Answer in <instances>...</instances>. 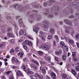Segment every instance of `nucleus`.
I'll list each match as a JSON object with an SVG mask.
<instances>
[{
    "label": "nucleus",
    "instance_id": "30",
    "mask_svg": "<svg viewBox=\"0 0 79 79\" xmlns=\"http://www.w3.org/2000/svg\"><path fill=\"white\" fill-rule=\"evenodd\" d=\"M11 73V71H8V72H6L5 73V74L6 75V76H8V75L10 74Z\"/></svg>",
    "mask_w": 79,
    "mask_h": 79
},
{
    "label": "nucleus",
    "instance_id": "41",
    "mask_svg": "<svg viewBox=\"0 0 79 79\" xmlns=\"http://www.w3.org/2000/svg\"><path fill=\"white\" fill-rule=\"evenodd\" d=\"M39 62L41 64H44V61H43L42 60H40Z\"/></svg>",
    "mask_w": 79,
    "mask_h": 79
},
{
    "label": "nucleus",
    "instance_id": "64",
    "mask_svg": "<svg viewBox=\"0 0 79 79\" xmlns=\"http://www.w3.org/2000/svg\"><path fill=\"white\" fill-rule=\"evenodd\" d=\"M23 41V40H19L18 41L19 42H21Z\"/></svg>",
    "mask_w": 79,
    "mask_h": 79
},
{
    "label": "nucleus",
    "instance_id": "63",
    "mask_svg": "<svg viewBox=\"0 0 79 79\" xmlns=\"http://www.w3.org/2000/svg\"><path fill=\"white\" fill-rule=\"evenodd\" d=\"M54 2V1H53L52 0H50L49 1V3H51L52 2Z\"/></svg>",
    "mask_w": 79,
    "mask_h": 79
},
{
    "label": "nucleus",
    "instance_id": "44",
    "mask_svg": "<svg viewBox=\"0 0 79 79\" xmlns=\"http://www.w3.org/2000/svg\"><path fill=\"white\" fill-rule=\"evenodd\" d=\"M74 33H75L74 31V30H72V31L71 35H73L74 34Z\"/></svg>",
    "mask_w": 79,
    "mask_h": 79
},
{
    "label": "nucleus",
    "instance_id": "57",
    "mask_svg": "<svg viewBox=\"0 0 79 79\" xmlns=\"http://www.w3.org/2000/svg\"><path fill=\"white\" fill-rule=\"evenodd\" d=\"M49 18H53V15H49L48 16Z\"/></svg>",
    "mask_w": 79,
    "mask_h": 79
},
{
    "label": "nucleus",
    "instance_id": "62",
    "mask_svg": "<svg viewBox=\"0 0 79 79\" xmlns=\"http://www.w3.org/2000/svg\"><path fill=\"white\" fill-rule=\"evenodd\" d=\"M55 59L56 60V61H58V57H56Z\"/></svg>",
    "mask_w": 79,
    "mask_h": 79
},
{
    "label": "nucleus",
    "instance_id": "59",
    "mask_svg": "<svg viewBox=\"0 0 79 79\" xmlns=\"http://www.w3.org/2000/svg\"><path fill=\"white\" fill-rule=\"evenodd\" d=\"M44 6H47V3L46 2H45L44 3Z\"/></svg>",
    "mask_w": 79,
    "mask_h": 79
},
{
    "label": "nucleus",
    "instance_id": "54",
    "mask_svg": "<svg viewBox=\"0 0 79 79\" xmlns=\"http://www.w3.org/2000/svg\"><path fill=\"white\" fill-rule=\"evenodd\" d=\"M10 79H14V77L12 76L9 77Z\"/></svg>",
    "mask_w": 79,
    "mask_h": 79
},
{
    "label": "nucleus",
    "instance_id": "42",
    "mask_svg": "<svg viewBox=\"0 0 79 79\" xmlns=\"http://www.w3.org/2000/svg\"><path fill=\"white\" fill-rule=\"evenodd\" d=\"M11 30V28L9 27L7 29V31L8 32H10Z\"/></svg>",
    "mask_w": 79,
    "mask_h": 79
},
{
    "label": "nucleus",
    "instance_id": "34",
    "mask_svg": "<svg viewBox=\"0 0 79 79\" xmlns=\"http://www.w3.org/2000/svg\"><path fill=\"white\" fill-rule=\"evenodd\" d=\"M55 10L56 11H58V10H59V7L58 6H56L55 7Z\"/></svg>",
    "mask_w": 79,
    "mask_h": 79
},
{
    "label": "nucleus",
    "instance_id": "5",
    "mask_svg": "<svg viewBox=\"0 0 79 79\" xmlns=\"http://www.w3.org/2000/svg\"><path fill=\"white\" fill-rule=\"evenodd\" d=\"M16 75L17 76H24L21 72L19 70H18L16 72Z\"/></svg>",
    "mask_w": 79,
    "mask_h": 79
},
{
    "label": "nucleus",
    "instance_id": "43",
    "mask_svg": "<svg viewBox=\"0 0 79 79\" xmlns=\"http://www.w3.org/2000/svg\"><path fill=\"white\" fill-rule=\"evenodd\" d=\"M23 60L24 62H25V61H27V59L26 57H25L23 59Z\"/></svg>",
    "mask_w": 79,
    "mask_h": 79
},
{
    "label": "nucleus",
    "instance_id": "3",
    "mask_svg": "<svg viewBox=\"0 0 79 79\" xmlns=\"http://www.w3.org/2000/svg\"><path fill=\"white\" fill-rule=\"evenodd\" d=\"M41 48L43 50H48L50 49L49 46L46 44H43L41 45Z\"/></svg>",
    "mask_w": 79,
    "mask_h": 79
},
{
    "label": "nucleus",
    "instance_id": "16",
    "mask_svg": "<svg viewBox=\"0 0 79 79\" xmlns=\"http://www.w3.org/2000/svg\"><path fill=\"white\" fill-rule=\"evenodd\" d=\"M7 35L10 37H14V35L10 32L8 33L7 34Z\"/></svg>",
    "mask_w": 79,
    "mask_h": 79
},
{
    "label": "nucleus",
    "instance_id": "61",
    "mask_svg": "<svg viewBox=\"0 0 79 79\" xmlns=\"http://www.w3.org/2000/svg\"><path fill=\"white\" fill-rule=\"evenodd\" d=\"M74 15H71L69 17V18H74Z\"/></svg>",
    "mask_w": 79,
    "mask_h": 79
},
{
    "label": "nucleus",
    "instance_id": "19",
    "mask_svg": "<svg viewBox=\"0 0 79 79\" xmlns=\"http://www.w3.org/2000/svg\"><path fill=\"white\" fill-rule=\"evenodd\" d=\"M75 39L77 40H79V34H77L75 36Z\"/></svg>",
    "mask_w": 79,
    "mask_h": 79
},
{
    "label": "nucleus",
    "instance_id": "32",
    "mask_svg": "<svg viewBox=\"0 0 79 79\" xmlns=\"http://www.w3.org/2000/svg\"><path fill=\"white\" fill-rule=\"evenodd\" d=\"M38 54L40 55L41 56H42V54H43V52H42V51H39L38 52Z\"/></svg>",
    "mask_w": 79,
    "mask_h": 79
},
{
    "label": "nucleus",
    "instance_id": "45",
    "mask_svg": "<svg viewBox=\"0 0 79 79\" xmlns=\"http://www.w3.org/2000/svg\"><path fill=\"white\" fill-rule=\"evenodd\" d=\"M11 68H12V69H16V66L14 65H12Z\"/></svg>",
    "mask_w": 79,
    "mask_h": 79
},
{
    "label": "nucleus",
    "instance_id": "10",
    "mask_svg": "<svg viewBox=\"0 0 79 79\" xmlns=\"http://www.w3.org/2000/svg\"><path fill=\"white\" fill-rule=\"evenodd\" d=\"M40 69L41 71H42L43 73H44V74H45V73H46V70H45V69L43 68V67H40Z\"/></svg>",
    "mask_w": 79,
    "mask_h": 79
},
{
    "label": "nucleus",
    "instance_id": "15",
    "mask_svg": "<svg viewBox=\"0 0 79 79\" xmlns=\"http://www.w3.org/2000/svg\"><path fill=\"white\" fill-rule=\"evenodd\" d=\"M71 72L73 74V75L74 76H76V75L77 73H76V72L75 70H74L73 69H72Z\"/></svg>",
    "mask_w": 79,
    "mask_h": 79
},
{
    "label": "nucleus",
    "instance_id": "46",
    "mask_svg": "<svg viewBox=\"0 0 79 79\" xmlns=\"http://www.w3.org/2000/svg\"><path fill=\"white\" fill-rule=\"evenodd\" d=\"M76 71H79V66H77L76 67Z\"/></svg>",
    "mask_w": 79,
    "mask_h": 79
},
{
    "label": "nucleus",
    "instance_id": "50",
    "mask_svg": "<svg viewBox=\"0 0 79 79\" xmlns=\"http://www.w3.org/2000/svg\"><path fill=\"white\" fill-rule=\"evenodd\" d=\"M46 79H51L50 77H48V76L47 75L46 77Z\"/></svg>",
    "mask_w": 79,
    "mask_h": 79
},
{
    "label": "nucleus",
    "instance_id": "13",
    "mask_svg": "<svg viewBox=\"0 0 79 79\" xmlns=\"http://www.w3.org/2000/svg\"><path fill=\"white\" fill-rule=\"evenodd\" d=\"M44 58L46 59L47 61H50V58L47 57V55H46L44 56Z\"/></svg>",
    "mask_w": 79,
    "mask_h": 79
},
{
    "label": "nucleus",
    "instance_id": "26",
    "mask_svg": "<svg viewBox=\"0 0 79 79\" xmlns=\"http://www.w3.org/2000/svg\"><path fill=\"white\" fill-rule=\"evenodd\" d=\"M42 27H44V28H48V25H43Z\"/></svg>",
    "mask_w": 79,
    "mask_h": 79
},
{
    "label": "nucleus",
    "instance_id": "53",
    "mask_svg": "<svg viewBox=\"0 0 79 79\" xmlns=\"http://www.w3.org/2000/svg\"><path fill=\"white\" fill-rule=\"evenodd\" d=\"M14 52H15V50L13 49H11L10 51V52H11V53H13Z\"/></svg>",
    "mask_w": 79,
    "mask_h": 79
},
{
    "label": "nucleus",
    "instance_id": "51",
    "mask_svg": "<svg viewBox=\"0 0 79 79\" xmlns=\"http://www.w3.org/2000/svg\"><path fill=\"white\" fill-rule=\"evenodd\" d=\"M35 63L37 65H39V62H37L36 61H35Z\"/></svg>",
    "mask_w": 79,
    "mask_h": 79
},
{
    "label": "nucleus",
    "instance_id": "4",
    "mask_svg": "<svg viewBox=\"0 0 79 79\" xmlns=\"http://www.w3.org/2000/svg\"><path fill=\"white\" fill-rule=\"evenodd\" d=\"M33 31L34 32H35L36 34H37L38 33V31H39V27H37L35 26H33Z\"/></svg>",
    "mask_w": 79,
    "mask_h": 79
},
{
    "label": "nucleus",
    "instance_id": "28",
    "mask_svg": "<svg viewBox=\"0 0 79 79\" xmlns=\"http://www.w3.org/2000/svg\"><path fill=\"white\" fill-rule=\"evenodd\" d=\"M5 47V43H3L0 45V48H3Z\"/></svg>",
    "mask_w": 79,
    "mask_h": 79
},
{
    "label": "nucleus",
    "instance_id": "29",
    "mask_svg": "<svg viewBox=\"0 0 79 79\" xmlns=\"http://www.w3.org/2000/svg\"><path fill=\"white\" fill-rule=\"evenodd\" d=\"M64 27L65 28V30H69V27L66 26L64 25Z\"/></svg>",
    "mask_w": 79,
    "mask_h": 79
},
{
    "label": "nucleus",
    "instance_id": "2",
    "mask_svg": "<svg viewBox=\"0 0 79 79\" xmlns=\"http://www.w3.org/2000/svg\"><path fill=\"white\" fill-rule=\"evenodd\" d=\"M35 75H32L31 76H30V77L31 79H37V77L36 76L39 77V78L40 79H43V76H42L41 74H39L38 73L35 74Z\"/></svg>",
    "mask_w": 79,
    "mask_h": 79
},
{
    "label": "nucleus",
    "instance_id": "56",
    "mask_svg": "<svg viewBox=\"0 0 79 79\" xmlns=\"http://www.w3.org/2000/svg\"><path fill=\"white\" fill-rule=\"evenodd\" d=\"M59 24H60V25H62V24H63V22L62 21H61L59 22Z\"/></svg>",
    "mask_w": 79,
    "mask_h": 79
},
{
    "label": "nucleus",
    "instance_id": "37",
    "mask_svg": "<svg viewBox=\"0 0 79 79\" xmlns=\"http://www.w3.org/2000/svg\"><path fill=\"white\" fill-rule=\"evenodd\" d=\"M10 43L13 44H14V42H15V40L13 39L11 40L10 41Z\"/></svg>",
    "mask_w": 79,
    "mask_h": 79
},
{
    "label": "nucleus",
    "instance_id": "48",
    "mask_svg": "<svg viewBox=\"0 0 79 79\" xmlns=\"http://www.w3.org/2000/svg\"><path fill=\"white\" fill-rule=\"evenodd\" d=\"M65 32L67 34H69V31L68 30H65Z\"/></svg>",
    "mask_w": 79,
    "mask_h": 79
},
{
    "label": "nucleus",
    "instance_id": "58",
    "mask_svg": "<svg viewBox=\"0 0 79 79\" xmlns=\"http://www.w3.org/2000/svg\"><path fill=\"white\" fill-rule=\"evenodd\" d=\"M28 39H31L32 40H34V39H33V38H32L30 36H28Z\"/></svg>",
    "mask_w": 79,
    "mask_h": 79
},
{
    "label": "nucleus",
    "instance_id": "25",
    "mask_svg": "<svg viewBox=\"0 0 79 79\" xmlns=\"http://www.w3.org/2000/svg\"><path fill=\"white\" fill-rule=\"evenodd\" d=\"M24 31L23 30H21L19 32V34L21 35H23L24 34Z\"/></svg>",
    "mask_w": 79,
    "mask_h": 79
},
{
    "label": "nucleus",
    "instance_id": "35",
    "mask_svg": "<svg viewBox=\"0 0 79 79\" xmlns=\"http://www.w3.org/2000/svg\"><path fill=\"white\" fill-rule=\"evenodd\" d=\"M40 34H41V35H44V34H45V33L42 31H40Z\"/></svg>",
    "mask_w": 79,
    "mask_h": 79
},
{
    "label": "nucleus",
    "instance_id": "38",
    "mask_svg": "<svg viewBox=\"0 0 79 79\" xmlns=\"http://www.w3.org/2000/svg\"><path fill=\"white\" fill-rule=\"evenodd\" d=\"M64 48V49L66 51H68V47H67L66 46H65Z\"/></svg>",
    "mask_w": 79,
    "mask_h": 79
},
{
    "label": "nucleus",
    "instance_id": "1",
    "mask_svg": "<svg viewBox=\"0 0 79 79\" xmlns=\"http://www.w3.org/2000/svg\"><path fill=\"white\" fill-rule=\"evenodd\" d=\"M22 45L23 48L25 50H27V46L26 45H29V46H32V42L29 40H26L22 43Z\"/></svg>",
    "mask_w": 79,
    "mask_h": 79
},
{
    "label": "nucleus",
    "instance_id": "20",
    "mask_svg": "<svg viewBox=\"0 0 79 79\" xmlns=\"http://www.w3.org/2000/svg\"><path fill=\"white\" fill-rule=\"evenodd\" d=\"M54 38H55V39L56 40V41L57 42H58L59 40V38H58V36L57 35H55L54 36Z\"/></svg>",
    "mask_w": 79,
    "mask_h": 79
},
{
    "label": "nucleus",
    "instance_id": "47",
    "mask_svg": "<svg viewBox=\"0 0 79 79\" xmlns=\"http://www.w3.org/2000/svg\"><path fill=\"white\" fill-rule=\"evenodd\" d=\"M1 78L2 79H6V77L4 76H2Z\"/></svg>",
    "mask_w": 79,
    "mask_h": 79
},
{
    "label": "nucleus",
    "instance_id": "9",
    "mask_svg": "<svg viewBox=\"0 0 79 79\" xmlns=\"http://www.w3.org/2000/svg\"><path fill=\"white\" fill-rule=\"evenodd\" d=\"M20 56V58H23V57L24 56V53L23 52H20L18 53V56Z\"/></svg>",
    "mask_w": 79,
    "mask_h": 79
},
{
    "label": "nucleus",
    "instance_id": "21",
    "mask_svg": "<svg viewBox=\"0 0 79 79\" xmlns=\"http://www.w3.org/2000/svg\"><path fill=\"white\" fill-rule=\"evenodd\" d=\"M21 69H23V70L26 72V67L24 65H23L21 66Z\"/></svg>",
    "mask_w": 79,
    "mask_h": 79
},
{
    "label": "nucleus",
    "instance_id": "23",
    "mask_svg": "<svg viewBox=\"0 0 79 79\" xmlns=\"http://www.w3.org/2000/svg\"><path fill=\"white\" fill-rule=\"evenodd\" d=\"M68 41L70 43V44H74V41L71 40H69Z\"/></svg>",
    "mask_w": 79,
    "mask_h": 79
},
{
    "label": "nucleus",
    "instance_id": "36",
    "mask_svg": "<svg viewBox=\"0 0 79 79\" xmlns=\"http://www.w3.org/2000/svg\"><path fill=\"white\" fill-rule=\"evenodd\" d=\"M73 61H75V62H76L77 61V58L75 57H73Z\"/></svg>",
    "mask_w": 79,
    "mask_h": 79
},
{
    "label": "nucleus",
    "instance_id": "7",
    "mask_svg": "<svg viewBox=\"0 0 79 79\" xmlns=\"http://www.w3.org/2000/svg\"><path fill=\"white\" fill-rule=\"evenodd\" d=\"M62 53V50H60L59 51H56L55 52V55L57 56H60Z\"/></svg>",
    "mask_w": 79,
    "mask_h": 79
},
{
    "label": "nucleus",
    "instance_id": "18",
    "mask_svg": "<svg viewBox=\"0 0 79 79\" xmlns=\"http://www.w3.org/2000/svg\"><path fill=\"white\" fill-rule=\"evenodd\" d=\"M62 58L64 61H66V56L65 54H63L62 55Z\"/></svg>",
    "mask_w": 79,
    "mask_h": 79
},
{
    "label": "nucleus",
    "instance_id": "8",
    "mask_svg": "<svg viewBox=\"0 0 79 79\" xmlns=\"http://www.w3.org/2000/svg\"><path fill=\"white\" fill-rule=\"evenodd\" d=\"M51 76L54 79H56V74L53 72H52L51 73Z\"/></svg>",
    "mask_w": 79,
    "mask_h": 79
},
{
    "label": "nucleus",
    "instance_id": "27",
    "mask_svg": "<svg viewBox=\"0 0 79 79\" xmlns=\"http://www.w3.org/2000/svg\"><path fill=\"white\" fill-rule=\"evenodd\" d=\"M52 37L53 36H52V35H49L48 37V40H50V39H52Z\"/></svg>",
    "mask_w": 79,
    "mask_h": 79
},
{
    "label": "nucleus",
    "instance_id": "12",
    "mask_svg": "<svg viewBox=\"0 0 79 79\" xmlns=\"http://www.w3.org/2000/svg\"><path fill=\"white\" fill-rule=\"evenodd\" d=\"M19 23L20 24V27H22V26H24V25L23 24V21H22V20L21 19H19Z\"/></svg>",
    "mask_w": 79,
    "mask_h": 79
},
{
    "label": "nucleus",
    "instance_id": "40",
    "mask_svg": "<svg viewBox=\"0 0 79 79\" xmlns=\"http://www.w3.org/2000/svg\"><path fill=\"white\" fill-rule=\"evenodd\" d=\"M33 68L35 70H37V69H38V67L37 66L35 65V67H34Z\"/></svg>",
    "mask_w": 79,
    "mask_h": 79
},
{
    "label": "nucleus",
    "instance_id": "31",
    "mask_svg": "<svg viewBox=\"0 0 79 79\" xmlns=\"http://www.w3.org/2000/svg\"><path fill=\"white\" fill-rule=\"evenodd\" d=\"M35 65L33 64L32 63L30 64V66L32 68H34Z\"/></svg>",
    "mask_w": 79,
    "mask_h": 79
},
{
    "label": "nucleus",
    "instance_id": "49",
    "mask_svg": "<svg viewBox=\"0 0 79 79\" xmlns=\"http://www.w3.org/2000/svg\"><path fill=\"white\" fill-rule=\"evenodd\" d=\"M15 62H16V63H19V60H18V59H16L15 61Z\"/></svg>",
    "mask_w": 79,
    "mask_h": 79
},
{
    "label": "nucleus",
    "instance_id": "39",
    "mask_svg": "<svg viewBox=\"0 0 79 79\" xmlns=\"http://www.w3.org/2000/svg\"><path fill=\"white\" fill-rule=\"evenodd\" d=\"M76 53L75 52H73L72 53V56L73 57H75V56H76Z\"/></svg>",
    "mask_w": 79,
    "mask_h": 79
},
{
    "label": "nucleus",
    "instance_id": "60",
    "mask_svg": "<svg viewBox=\"0 0 79 79\" xmlns=\"http://www.w3.org/2000/svg\"><path fill=\"white\" fill-rule=\"evenodd\" d=\"M31 61H32V62L33 63H35V60H34L32 59L31 60Z\"/></svg>",
    "mask_w": 79,
    "mask_h": 79
},
{
    "label": "nucleus",
    "instance_id": "6",
    "mask_svg": "<svg viewBox=\"0 0 79 79\" xmlns=\"http://www.w3.org/2000/svg\"><path fill=\"white\" fill-rule=\"evenodd\" d=\"M64 23H65L67 24L68 25H72V23L71 22V21L68 20L66 19L64 20Z\"/></svg>",
    "mask_w": 79,
    "mask_h": 79
},
{
    "label": "nucleus",
    "instance_id": "55",
    "mask_svg": "<svg viewBox=\"0 0 79 79\" xmlns=\"http://www.w3.org/2000/svg\"><path fill=\"white\" fill-rule=\"evenodd\" d=\"M53 44L54 46H56V42L55 41H53Z\"/></svg>",
    "mask_w": 79,
    "mask_h": 79
},
{
    "label": "nucleus",
    "instance_id": "17",
    "mask_svg": "<svg viewBox=\"0 0 79 79\" xmlns=\"http://www.w3.org/2000/svg\"><path fill=\"white\" fill-rule=\"evenodd\" d=\"M62 77L63 79H66L67 78V75L65 74H63L62 75Z\"/></svg>",
    "mask_w": 79,
    "mask_h": 79
},
{
    "label": "nucleus",
    "instance_id": "24",
    "mask_svg": "<svg viewBox=\"0 0 79 79\" xmlns=\"http://www.w3.org/2000/svg\"><path fill=\"white\" fill-rule=\"evenodd\" d=\"M49 31L51 33H54L55 32V30L54 29L52 28L50 29Z\"/></svg>",
    "mask_w": 79,
    "mask_h": 79
},
{
    "label": "nucleus",
    "instance_id": "22",
    "mask_svg": "<svg viewBox=\"0 0 79 79\" xmlns=\"http://www.w3.org/2000/svg\"><path fill=\"white\" fill-rule=\"evenodd\" d=\"M39 37L41 38V39L43 40H45V38H44V37H43L41 35H39Z\"/></svg>",
    "mask_w": 79,
    "mask_h": 79
},
{
    "label": "nucleus",
    "instance_id": "11",
    "mask_svg": "<svg viewBox=\"0 0 79 79\" xmlns=\"http://www.w3.org/2000/svg\"><path fill=\"white\" fill-rule=\"evenodd\" d=\"M27 74H28L29 75H30V74H32L33 73H34V72H33L30 70L29 68H28L27 70Z\"/></svg>",
    "mask_w": 79,
    "mask_h": 79
},
{
    "label": "nucleus",
    "instance_id": "33",
    "mask_svg": "<svg viewBox=\"0 0 79 79\" xmlns=\"http://www.w3.org/2000/svg\"><path fill=\"white\" fill-rule=\"evenodd\" d=\"M17 58L16 57H13L12 58V61H13V62H15V61H16V60Z\"/></svg>",
    "mask_w": 79,
    "mask_h": 79
},
{
    "label": "nucleus",
    "instance_id": "14",
    "mask_svg": "<svg viewBox=\"0 0 79 79\" xmlns=\"http://www.w3.org/2000/svg\"><path fill=\"white\" fill-rule=\"evenodd\" d=\"M60 44L61 47L62 48H64V47L66 46H65V45H64V42L63 41L60 42Z\"/></svg>",
    "mask_w": 79,
    "mask_h": 79
},
{
    "label": "nucleus",
    "instance_id": "52",
    "mask_svg": "<svg viewBox=\"0 0 79 79\" xmlns=\"http://www.w3.org/2000/svg\"><path fill=\"white\" fill-rule=\"evenodd\" d=\"M76 44H77V45L78 48H79V43L78 42H76Z\"/></svg>",
    "mask_w": 79,
    "mask_h": 79
}]
</instances>
